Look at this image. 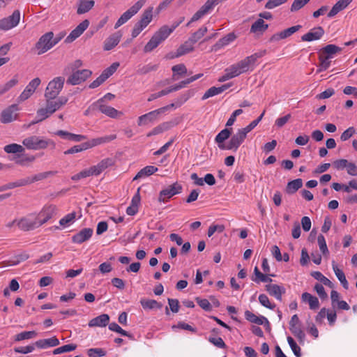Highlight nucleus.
Returning <instances> with one entry per match:
<instances>
[{
    "instance_id": "56",
    "label": "nucleus",
    "mask_w": 357,
    "mask_h": 357,
    "mask_svg": "<svg viewBox=\"0 0 357 357\" xmlns=\"http://www.w3.org/2000/svg\"><path fill=\"white\" fill-rule=\"evenodd\" d=\"M76 349V345L73 344H66L62 347H58L53 351L54 355L60 354L62 353L69 352Z\"/></svg>"
},
{
    "instance_id": "12",
    "label": "nucleus",
    "mask_w": 357,
    "mask_h": 357,
    "mask_svg": "<svg viewBox=\"0 0 357 357\" xmlns=\"http://www.w3.org/2000/svg\"><path fill=\"white\" fill-rule=\"evenodd\" d=\"M92 74V72L88 69L77 70L73 71L72 74L68 77L67 83L71 85H78L86 80Z\"/></svg>"
},
{
    "instance_id": "29",
    "label": "nucleus",
    "mask_w": 357,
    "mask_h": 357,
    "mask_svg": "<svg viewBox=\"0 0 357 357\" xmlns=\"http://www.w3.org/2000/svg\"><path fill=\"white\" fill-rule=\"evenodd\" d=\"M59 344V340L56 337L48 339L39 340L35 342L36 347L40 349L53 347Z\"/></svg>"
},
{
    "instance_id": "37",
    "label": "nucleus",
    "mask_w": 357,
    "mask_h": 357,
    "mask_svg": "<svg viewBox=\"0 0 357 357\" xmlns=\"http://www.w3.org/2000/svg\"><path fill=\"white\" fill-rule=\"evenodd\" d=\"M53 174H54V173L52 172H43V173L38 174L33 177H27L25 178H22V182H24V185H26L33 183L34 181L45 179L47 177H48L50 175H53Z\"/></svg>"
},
{
    "instance_id": "28",
    "label": "nucleus",
    "mask_w": 357,
    "mask_h": 357,
    "mask_svg": "<svg viewBox=\"0 0 357 357\" xmlns=\"http://www.w3.org/2000/svg\"><path fill=\"white\" fill-rule=\"evenodd\" d=\"M353 0H339L333 6L328 13V17L331 18L335 16L338 13L345 9Z\"/></svg>"
},
{
    "instance_id": "16",
    "label": "nucleus",
    "mask_w": 357,
    "mask_h": 357,
    "mask_svg": "<svg viewBox=\"0 0 357 357\" xmlns=\"http://www.w3.org/2000/svg\"><path fill=\"white\" fill-rule=\"evenodd\" d=\"M289 330L298 339L300 343L304 342L305 335L301 328V324L297 314L291 317L289 321Z\"/></svg>"
},
{
    "instance_id": "1",
    "label": "nucleus",
    "mask_w": 357,
    "mask_h": 357,
    "mask_svg": "<svg viewBox=\"0 0 357 357\" xmlns=\"http://www.w3.org/2000/svg\"><path fill=\"white\" fill-rule=\"evenodd\" d=\"M67 102L68 98L64 96L51 98H45V106L37 110V117L39 119L37 121H33L32 124L38 123L47 119L55 112L65 105Z\"/></svg>"
},
{
    "instance_id": "27",
    "label": "nucleus",
    "mask_w": 357,
    "mask_h": 357,
    "mask_svg": "<svg viewBox=\"0 0 357 357\" xmlns=\"http://www.w3.org/2000/svg\"><path fill=\"white\" fill-rule=\"evenodd\" d=\"M245 317L248 321L251 323L256 324L258 325L265 324L267 325L268 326H269V322L265 317L257 316L256 314H255L254 313L249 310H246L245 312Z\"/></svg>"
},
{
    "instance_id": "62",
    "label": "nucleus",
    "mask_w": 357,
    "mask_h": 357,
    "mask_svg": "<svg viewBox=\"0 0 357 357\" xmlns=\"http://www.w3.org/2000/svg\"><path fill=\"white\" fill-rule=\"evenodd\" d=\"M116 138V135H106V136H103V137H97V138H96V139L97 145L99 146L101 144L109 143L111 141L115 139Z\"/></svg>"
},
{
    "instance_id": "40",
    "label": "nucleus",
    "mask_w": 357,
    "mask_h": 357,
    "mask_svg": "<svg viewBox=\"0 0 357 357\" xmlns=\"http://www.w3.org/2000/svg\"><path fill=\"white\" fill-rule=\"evenodd\" d=\"M211 11L203 5L191 17L190 20L187 23L186 26H190V23L197 22Z\"/></svg>"
},
{
    "instance_id": "30",
    "label": "nucleus",
    "mask_w": 357,
    "mask_h": 357,
    "mask_svg": "<svg viewBox=\"0 0 357 357\" xmlns=\"http://www.w3.org/2000/svg\"><path fill=\"white\" fill-rule=\"evenodd\" d=\"M109 321V317L107 314H102L100 316H98L93 319H92L89 322V326L90 327L98 326V327H104L106 326Z\"/></svg>"
},
{
    "instance_id": "34",
    "label": "nucleus",
    "mask_w": 357,
    "mask_h": 357,
    "mask_svg": "<svg viewBox=\"0 0 357 357\" xmlns=\"http://www.w3.org/2000/svg\"><path fill=\"white\" fill-rule=\"evenodd\" d=\"M158 170V169L155 166H146L137 174V175L134 177L133 180H137L139 178H143L149 176L155 173Z\"/></svg>"
},
{
    "instance_id": "10",
    "label": "nucleus",
    "mask_w": 357,
    "mask_h": 357,
    "mask_svg": "<svg viewBox=\"0 0 357 357\" xmlns=\"http://www.w3.org/2000/svg\"><path fill=\"white\" fill-rule=\"evenodd\" d=\"M146 0H139L132 6H131L128 10L123 13L121 16L116 21L114 28L117 29L126 22H128L132 16L138 13V11L144 5Z\"/></svg>"
},
{
    "instance_id": "45",
    "label": "nucleus",
    "mask_w": 357,
    "mask_h": 357,
    "mask_svg": "<svg viewBox=\"0 0 357 357\" xmlns=\"http://www.w3.org/2000/svg\"><path fill=\"white\" fill-rule=\"evenodd\" d=\"M208 29L206 26H203L200 27L197 31L192 34L189 38V40L191 43H195L205 35Z\"/></svg>"
},
{
    "instance_id": "44",
    "label": "nucleus",
    "mask_w": 357,
    "mask_h": 357,
    "mask_svg": "<svg viewBox=\"0 0 357 357\" xmlns=\"http://www.w3.org/2000/svg\"><path fill=\"white\" fill-rule=\"evenodd\" d=\"M303 185L301 178H297L288 183L287 186V192L289 194H293L296 192Z\"/></svg>"
},
{
    "instance_id": "20",
    "label": "nucleus",
    "mask_w": 357,
    "mask_h": 357,
    "mask_svg": "<svg viewBox=\"0 0 357 357\" xmlns=\"http://www.w3.org/2000/svg\"><path fill=\"white\" fill-rule=\"evenodd\" d=\"M324 34V30L321 26L312 29L309 32L301 36L303 41L311 42L319 40Z\"/></svg>"
},
{
    "instance_id": "26",
    "label": "nucleus",
    "mask_w": 357,
    "mask_h": 357,
    "mask_svg": "<svg viewBox=\"0 0 357 357\" xmlns=\"http://www.w3.org/2000/svg\"><path fill=\"white\" fill-rule=\"evenodd\" d=\"M114 165V160L111 158H107L100 161L97 165L92 166L96 176L100 175L107 168Z\"/></svg>"
},
{
    "instance_id": "54",
    "label": "nucleus",
    "mask_w": 357,
    "mask_h": 357,
    "mask_svg": "<svg viewBox=\"0 0 357 357\" xmlns=\"http://www.w3.org/2000/svg\"><path fill=\"white\" fill-rule=\"evenodd\" d=\"M236 77L237 76L230 66L225 70V74L219 77L218 81L223 82Z\"/></svg>"
},
{
    "instance_id": "39",
    "label": "nucleus",
    "mask_w": 357,
    "mask_h": 357,
    "mask_svg": "<svg viewBox=\"0 0 357 357\" xmlns=\"http://www.w3.org/2000/svg\"><path fill=\"white\" fill-rule=\"evenodd\" d=\"M268 28V24L265 23L264 20L258 19L252 24L250 31L254 33H261Z\"/></svg>"
},
{
    "instance_id": "49",
    "label": "nucleus",
    "mask_w": 357,
    "mask_h": 357,
    "mask_svg": "<svg viewBox=\"0 0 357 357\" xmlns=\"http://www.w3.org/2000/svg\"><path fill=\"white\" fill-rule=\"evenodd\" d=\"M254 274H255V278L252 279L253 281L259 283L260 282H271L272 280L268 278V276H266V275L261 273L258 268L256 266L254 269Z\"/></svg>"
},
{
    "instance_id": "15",
    "label": "nucleus",
    "mask_w": 357,
    "mask_h": 357,
    "mask_svg": "<svg viewBox=\"0 0 357 357\" xmlns=\"http://www.w3.org/2000/svg\"><path fill=\"white\" fill-rule=\"evenodd\" d=\"M56 213V207L54 205L45 206L39 213H36L40 227L46 223Z\"/></svg>"
},
{
    "instance_id": "8",
    "label": "nucleus",
    "mask_w": 357,
    "mask_h": 357,
    "mask_svg": "<svg viewBox=\"0 0 357 357\" xmlns=\"http://www.w3.org/2000/svg\"><path fill=\"white\" fill-rule=\"evenodd\" d=\"M17 227L24 231H32L40 227L36 213H29L19 218Z\"/></svg>"
},
{
    "instance_id": "35",
    "label": "nucleus",
    "mask_w": 357,
    "mask_h": 357,
    "mask_svg": "<svg viewBox=\"0 0 357 357\" xmlns=\"http://www.w3.org/2000/svg\"><path fill=\"white\" fill-rule=\"evenodd\" d=\"M229 85L225 84L220 87L213 86L208 89L205 93L204 94L202 99L206 100L208 98L213 97L214 96L218 95L222 93L224 91L229 88Z\"/></svg>"
},
{
    "instance_id": "36",
    "label": "nucleus",
    "mask_w": 357,
    "mask_h": 357,
    "mask_svg": "<svg viewBox=\"0 0 357 357\" xmlns=\"http://www.w3.org/2000/svg\"><path fill=\"white\" fill-rule=\"evenodd\" d=\"M332 265H333V271H334L336 277L340 282L342 287L344 289H347L349 288V283L346 279L344 272L337 267V264L334 261L333 262Z\"/></svg>"
},
{
    "instance_id": "6",
    "label": "nucleus",
    "mask_w": 357,
    "mask_h": 357,
    "mask_svg": "<svg viewBox=\"0 0 357 357\" xmlns=\"http://www.w3.org/2000/svg\"><path fill=\"white\" fill-rule=\"evenodd\" d=\"M250 132L246 128L238 129L236 132L233 135L227 145L220 146L222 150H234L236 151L241 144L246 138L247 134Z\"/></svg>"
},
{
    "instance_id": "25",
    "label": "nucleus",
    "mask_w": 357,
    "mask_h": 357,
    "mask_svg": "<svg viewBox=\"0 0 357 357\" xmlns=\"http://www.w3.org/2000/svg\"><path fill=\"white\" fill-rule=\"evenodd\" d=\"M121 36V32L118 31L108 37L104 42V50L106 51L112 50L119 43Z\"/></svg>"
},
{
    "instance_id": "42",
    "label": "nucleus",
    "mask_w": 357,
    "mask_h": 357,
    "mask_svg": "<svg viewBox=\"0 0 357 357\" xmlns=\"http://www.w3.org/2000/svg\"><path fill=\"white\" fill-rule=\"evenodd\" d=\"M140 303L145 310L160 309L162 305L155 300L141 299Z\"/></svg>"
},
{
    "instance_id": "47",
    "label": "nucleus",
    "mask_w": 357,
    "mask_h": 357,
    "mask_svg": "<svg viewBox=\"0 0 357 357\" xmlns=\"http://www.w3.org/2000/svg\"><path fill=\"white\" fill-rule=\"evenodd\" d=\"M76 213L75 212L70 213L65 215L59 220V224L63 227H67L73 224L75 221Z\"/></svg>"
},
{
    "instance_id": "60",
    "label": "nucleus",
    "mask_w": 357,
    "mask_h": 357,
    "mask_svg": "<svg viewBox=\"0 0 357 357\" xmlns=\"http://www.w3.org/2000/svg\"><path fill=\"white\" fill-rule=\"evenodd\" d=\"M317 242L321 252L324 254H328L326 242L324 236L322 234L318 236Z\"/></svg>"
},
{
    "instance_id": "19",
    "label": "nucleus",
    "mask_w": 357,
    "mask_h": 357,
    "mask_svg": "<svg viewBox=\"0 0 357 357\" xmlns=\"http://www.w3.org/2000/svg\"><path fill=\"white\" fill-rule=\"evenodd\" d=\"M89 21L88 20H84L81 23H79L67 36L66 38V43H72L78 37H79L83 32L89 27Z\"/></svg>"
},
{
    "instance_id": "53",
    "label": "nucleus",
    "mask_w": 357,
    "mask_h": 357,
    "mask_svg": "<svg viewBox=\"0 0 357 357\" xmlns=\"http://www.w3.org/2000/svg\"><path fill=\"white\" fill-rule=\"evenodd\" d=\"M287 342L288 344L292 350L293 353L296 357H300L301 356V348L300 347L296 344V342L294 341V340L290 337H287Z\"/></svg>"
},
{
    "instance_id": "23",
    "label": "nucleus",
    "mask_w": 357,
    "mask_h": 357,
    "mask_svg": "<svg viewBox=\"0 0 357 357\" xmlns=\"http://www.w3.org/2000/svg\"><path fill=\"white\" fill-rule=\"evenodd\" d=\"M93 232L92 229L84 228L75 234L72 238V241L73 243L81 244L89 240L91 237Z\"/></svg>"
},
{
    "instance_id": "11",
    "label": "nucleus",
    "mask_w": 357,
    "mask_h": 357,
    "mask_svg": "<svg viewBox=\"0 0 357 357\" xmlns=\"http://www.w3.org/2000/svg\"><path fill=\"white\" fill-rule=\"evenodd\" d=\"M182 191V185L177 182L167 186L160 192L158 202H166L168 199Z\"/></svg>"
},
{
    "instance_id": "43",
    "label": "nucleus",
    "mask_w": 357,
    "mask_h": 357,
    "mask_svg": "<svg viewBox=\"0 0 357 357\" xmlns=\"http://www.w3.org/2000/svg\"><path fill=\"white\" fill-rule=\"evenodd\" d=\"M230 135V130L227 128H225L216 135L215 141L218 144L219 148L220 146L225 145L223 142L229 137Z\"/></svg>"
},
{
    "instance_id": "41",
    "label": "nucleus",
    "mask_w": 357,
    "mask_h": 357,
    "mask_svg": "<svg viewBox=\"0 0 357 357\" xmlns=\"http://www.w3.org/2000/svg\"><path fill=\"white\" fill-rule=\"evenodd\" d=\"M153 18V8H149L142 14L141 19L137 22L139 24L146 28L151 22Z\"/></svg>"
},
{
    "instance_id": "58",
    "label": "nucleus",
    "mask_w": 357,
    "mask_h": 357,
    "mask_svg": "<svg viewBox=\"0 0 357 357\" xmlns=\"http://www.w3.org/2000/svg\"><path fill=\"white\" fill-rule=\"evenodd\" d=\"M119 66L118 62L113 63L109 68H106L102 73V75L107 79L117 70Z\"/></svg>"
},
{
    "instance_id": "17",
    "label": "nucleus",
    "mask_w": 357,
    "mask_h": 357,
    "mask_svg": "<svg viewBox=\"0 0 357 357\" xmlns=\"http://www.w3.org/2000/svg\"><path fill=\"white\" fill-rule=\"evenodd\" d=\"M164 109H157L144 114L137 119V125L144 126L155 123L160 114H162Z\"/></svg>"
},
{
    "instance_id": "55",
    "label": "nucleus",
    "mask_w": 357,
    "mask_h": 357,
    "mask_svg": "<svg viewBox=\"0 0 357 357\" xmlns=\"http://www.w3.org/2000/svg\"><path fill=\"white\" fill-rule=\"evenodd\" d=\"M24 186V183L22 182V179L17 180L15 182H10L7 184L3 185L0 187V192L6 191L7 190L13 189L17 187Z\"/></svg>"
},
{
    "instance_id": "13",
    "label": "nucleus",
    "mask_w": 357,
    "mask_h": 357,
    "mask_svg": "<svg viewBox=\"0 0 357 357\" xmlns=\"http://www.w3.org/2000/svg\"><path fill=\"white\" fill-rule=\"evenodd\" d=\"M20 20V10H16L11 15L0 20V30L8 31L17 26Z\"/></svg>"
},
{
    "instance_id": "31",
    "label": "nucleus",
    "mask_w": 357,
    "mask_h": 357,
    "mask_svg": "<svg viewBox=\"0 0 357 357\" xmlns=\"http://www.w3.org/2000/svg\"><path fill=\"white\" fill-rule=\"evenodd\" d=\"M94 4L93 0H79L77 13L82 15L89 12L94 6Z\"/></svg>"
},
{
    "instance_id": "24",
    "label": "nucleus",
    "mask_w": 357,
    "mask_h": 357,
    "mask_svg": "<svg viewBox=\"0 0 357 357\" xmlns=\"http://www.w3.org/2000/svg\"><path fill=\"white\" fill-rule=\"evenodd\" d=\"M176 123L173 121H166L163 122L158 126L153 128L150 132L146 134L148 137H150L153 135H160L165 131L170 130L173 128Z\"/></svg>"
},
{
    "instance_id": "18",
    "label": "nucleus",
    "mask_w": 357,
    "mask_h": 357,
    "mask_svg": "<svg viewBox=\"0 0 357 357\" xmlns=\"http://www.w3.org/2000/svg\"><path fill=\"white\" fill-rule=\"evenodd\" d=\"M19 110L17 104H13L4 110L1 114V121L3 123L12 122L16 119L17 116V112Z\"/></svg>"
},
{
    "instance_id": "14",
    "label": "nucleus",
    "mask_w": 357,
    "mask_h": 357,
    "mask_svg": "<svg viewBox=\"0 0 357 357\" xmlns=\"http://www.w3.org/2000/svg\"><path fill=\"white\" fill-rule=\"evenodd\" d=\"M40 82L41 80L38 77L33 79L31 82H29L24 91L18 96L17 101L20 103L29 99L34 93L36 89L40 84Z\"/></svg>"
},
{
    "instance_id": "63",
    "label": "nucleus",
    "mask_w": 357,
    "mask_h": 357,
    "mask_svg": "<svg viewBox=\"0 0 357 357\" xmlns=\"http://www.w3.org/2000/svg\"><path fill=\"white\" fill-rule=\"evenodd\" d=\"M196 301L198 303V305L204 310L206 311H211L212 309V306L209 301L207 299L205 298H197Z\"/></svg>"
},
{
    "instance_id": "4",
    "label": "nucleus",
    "mask_w": 357,
    "mask_h": 357,
    "mask_svg": "<svg viewBox=\"0 0 357 357\" xmlns=\"http://www.w3.org/2000/svg\"><path fill=\"white\" fill-rule=\"evenodd\" d=\"M22 144L28 149L31 150L44 149L48 146H52L54 149L56 146L55 143L52 140L41 138L36 135L25 138L22 141Z\"/></svg>"
},
{
    "instance_id": "50",
    "label": "nucleus",
    "mask_w": 357,
    "mask_h": 357,
    "mask_svg": "<svg viewBox=\"0 0 357 357\" xmlns=\"http://www.w3.org/2000/svg\"><path fill=\"white\" fill-rule=\"evenodd\" d=\"M37 335V333L32 331H24L22 333H18L15 335V340L20 342L24 340H29L35 337Z\"/></svg>"
},
{
    "instance_id": "3",
    "label": "nucleus",
    "mask_w": 357,
    "mask_h": 357,
    "mask_svg": "<svg viewBox=\"0 0 357 357\" xmlns=\"http://www.w3.org/2000/svg\"><path fill=\"white\" fill-rule=\"evenodd\" d=\"M178 25L179 23H176L172 24L171 27L166 25L162 26L153 34L149 41L146 44L144 51L145 52H150L153 51L161 43L165 40Z\"/></svg>"
},
{
    "instance_id": "2",
    "label": "nucleus",
    "mask_w": 357,
    "mask_h": 357,
    "mask_svg": "<svg viewBox=\"0 0 357 357\" xmlns=\"http://www.w3.org/2000/svg\"><path fill=\"white\" fill-rule=\"evenodd\" d=\"M265 54L266 51L264 50L246 56L240 61L231 65V70L234 71L236 76L248 72H251L255 69L257 60L264 56Z\"/></svg>"
},
{
    "instance_id": "22",
    "label": "nucleus",
    "mask_w": 357,
    "mask_h": 357,
    "mask_svg": "<svg viewBox=\"0 0 357 357\" xmlns=\"http://www.w3.org/2000/svg\"><path fill=\"white\" fill-rule=\"evenodd\" d=\"M266 290L271 296L275 297L278 301H282V296L286 291L283 286L275 284H266Z\"/></svg>"
},
{
    "instance_id": "52",
    "label": "nucleus",
    "mask_w": 357,
    "mask_h": 357,
    "mask_svg": "<svg viewBox=\"0 0 357 357\" xmlns=\"http://www.w3.org/2000/svg\"><path fill=\"white\" fill-rule=\"evenodd\" d=\"M259 302L261 305L266 308L273 310L275 307V305L272 303L268 297L264 294H261L259 296Z\"/></svg>"
},
{
    "instance_id": "9",
    "label": "nucleus",
    "mask_w": 357,
    "mask_h": 357,
    "mask_svg": "<svg viewBox=\"0 0 357 357\" xmlns=\"http://www.w3.org/2000/svg\"><path fill=\"white\" fill-rule=\"evenodd\" d=\"M64 82L63 77H56L51 80L46 87L45 98H57L63 87Z\"/></svg>"
},
{
    "instance_id": "21",
    "label": "nucleus",
    "mask_w": 357,
    "mask_h": 357,
    "mask_svg": "<svg viewBox=\"0 0 357 357\" xmlns=\"http://www.w3.org/2000/svg\"><path fill=\"white\" fill-rule=\"evenodd\" d=\"M301 28V25H296L284 29L280 32L273 34L271 37L272 41H279L280 40L287 38L291 36L292 34L298 31Z\"/></svg>"
},
{
    "instance_id": "5",
    "label": "nucleus",
    "mask_w": 357,
    "mask_h": 357,
    "mask_svg": "<svg viewBox=\"0 0 357 357\" xmlns=\"http://www.w3.org/2000/svg\"><path fill=\"white\" fill-rule=\"evenodd\" d=\"M90 109H97L102 114L112 119H117L123 116V113L116 109L114 107L106 104L104 98H100L96 102L90 105Z\"/></svg>"
},
{
    "instance_id": "64",
    "label": "nucleus",
    "mask_w": 357,
    "mask_h": 357,
    "mask_svg": "<svg viewBox=\"0 0 357 357\" xmlns=\"http://www.w3.org/2000/svg\"><path fill=\"white\" fill-rule=\"evenodd\" d=\"M87 354L90 357H101L105 355V352L102 349L98 348L89 349Z\"/></svg>"
},
{
    "instance_id": "57",
    "label": "nucleus",
    "mask_w": 357,
    "mask_h": 357,
    "mask_svg": "<svg viewBox=\"0 0 357 357\" xmlns=\"http://www.w3.org/2000/svg\"><path fill=\"white\" fill-rule=\"evenodd\" d=\"M314 277L319 280L323 284L328 286L331 288L333 287V282L328 280L327 278H326L320 272H314Z\"/></svg>"
},
{
    "instance_id": "61",
    "label": "nucleus",
    "mask_w": 357,
    "mask_h": 357,
    "mask_svg": "<svg viewBox=\"0 0 357 357\" xmlns=\"http://www.w3.org/2000/svg\"><path fill=\"white\" fill-rule=\"evenodd\" d=\"M310 0H294L291 6V11L295 12L302 8Z\"/></svg>"
},
{
    "instance_id": "7",
    "label": "nucleus",
    "mask_w": 357,
    "mask_h": 357,
    "mask_svg": "<svg viewBox=\"0 0 357 357\" xmlns=\"http://www.w3.org/2000/svg\"><path fill=\"white\" fill-rule=\"evenodd\" d=\"M53 36L54 33L52 31L47 32L40 36L35 45L37 54H43L55 45V43L53 42Z\"/></svg>"
},
{
    "instance_id": "59",
    "label": "nucleus",
    "mask_w": 357,
    "mask_h": 357,
    "mask_svg": "<svg viewBox=\"0 0 357 357\" xmlns=\"http://www.w3.org/2000/svg\"><path fill=\"white\" fill-rule=\"evenodd\" d=\"M323 52L327 54V56H331L332 54H335L337 52H339L342 50V49L335 45H327L323 48Z\"/></svg>"
},
{
    "instance_id": "48",
    "label": "nucleus",
    "mask_w": 357,
    "mask_h": 357,
    "mask_svg": "<svg viewBox=\"0 0 357 357\" xmlns=\"http://www.w3.org/2000/svg\"><path fill=\"white\" fill-rule=\"evenodd\" d=\"M18 82V79L17 77H13L6 84L0 86V96L3 95L8 91H9L11 88L15 86Z\"/></svg>"
},
{
    "instance_id": "33",
    "label": "nucleus",
    "mask_w": 357,
    "mask_h": 357,
    "mask_svg": "<svg viewBox=\"0 0 357 357\" xmlns=\"http://www.w3.org/2000/svg\"><path fill=\"white\" fill-rule=\"evenodd\" d=\"M236 36L234 33H230L225 36V37L220 39L216 44L213 46V50H217L218 49H220L227 45H229L230 43L233 42L236 39Z\"/></svg>"
},
{
    "instance_id": "32",
    "label": "nucleus",
    "mask_w": 357,
    "mask_h": 357,
    "mask_svg": "<svg viewBox=\"0 0 357 357\" xmlns=\"http://www.w3.org/2000/svg\"><path fill=\"white\" fill-rule=\"evenodd\" d=\"M301 300L303 302L307 303L311 310H317L319 308V302L318 298L307 292H305L302 294Z\"/></svg>"
},
{
    "instance_id": "51",
    "label": "nucleus",
    "mask_w": 357,
    "mask_h": 357,
    "mask_svg": "<svg viewBox=\"0 0 357 357\" xmlns=\"http://www.w3.org/2000/svg\"><path fill=\"white\" fill-rule=\"evenodd\" d=\"M178 55L183 56L193 50V43H191L188 40L185 43L181 45L178 49Z\"/></svg>"
},
{
    "instance_id": "46",
    "label": "nucleus",
    "mask_w": 357,
    "mask_h": 357,
    "mask_svg": "<svg viewBox=\"0 0 357 357\" xmlns=\"http://www.w3.org/2000/svg\"><path fill=\"white\" fill-rule=\"evenodd\" d=\"M3 149L7 153H23L24 151V148L22 145L17 144L6 145L4 146Z\"/></svg>"
},
{
    "instance_id": "38",
    "label": "nucleus",
    "mask_w": 357,
    "mask_h": 357,
    "mask_svg": "<svg viewBox=\"0 0 357 357\" xmlns=\"http://www.w3.org/2000/svg\"><path fill=\"white\" fill-rule=\"evenodd\" d=\"M173 72L172 79L173 80H177L179 79V76H183L187 74V68L183 63L177 64L172 68Z\"/></svg>"
}]
</instances>
